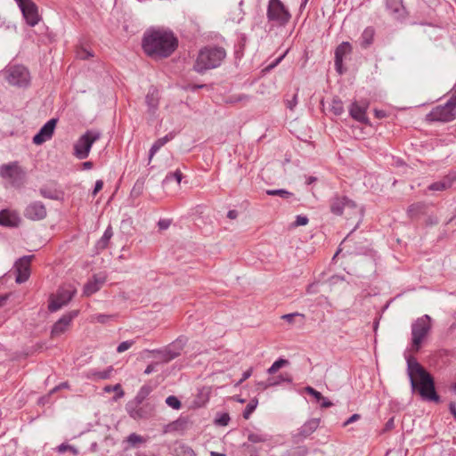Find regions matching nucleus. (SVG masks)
Masks as SVG:
<instances>
[{
  "instance_id": "nucleus-5",
  "label": "nucleus",
  "mask_w": 456,
  "mask_h": 456,
  "mask_svg": "<svg viewBox=\"0 0 456 456\" xmlns=\"http://www.w3.org/2000/svg\"><path fill=\"white\" fill-rule=\"evenodd\" d=\"M266 17L273 26L285 27L291 19L289 9L281 0H269Z\"/></svg>"
},
{
  "instance_id": "nucleus-52",
  "label": "nucleus",
  "mask_w": 456,
  "mask_h": 456,
  "mask_svg": "<svg viewBox=\"0 0 456 456\" xmlns=\"http://www.w3.org/2000/svg\"><path fill=\"white\" fill-rule=\"evenodd\" d=\"M113 315L98 314L94 315V320L99 323H106L113 319Z\"/></svg>"
},
{
  "instance_id": "nucleus-12",
  "label": "nucleus",
  "mask_w": 456,
  "mask_h": 456,
  "mask_svg": "<svg viewBox=\"0 0 456 456\" xmlns=\"http://www.w3.org/2000/svg\"><path fill=\"white\" fill-rule=\"evenodd\" d=\"M34 256H23L16 260L14 271L16 273L15 281L19 284L28 281L30 275V263Z\"/></svg>"
},
{
  "instance_id": "nucleus-38",
  "label": "nucleus",
  "mask_w": 456,
  "mask_h": 456,
  "mask_svg": "<svg viewBox=\"0 0 456 456\" xmlns=\"http://www.w3.org/2000/svg\"><path fill=\"white\" fill-rule=\"evenodd\" d=\"M175 456H196V453L192 450L191 447L185 445V444H180L175 448Z\"/></svg>"
},
{
  "instance_id": "nucleus-57",
  "label": "nucleus",
  "mask_w": 456,
  "mask_h": 456,
  "mask_svg": "<svg viewBox=\"0 0 456 456\" xmlns=\"http://www.w3.org/2000/svg\"><path fill=\"white\" fill-rule=\"evenodd\" d=\"M361 419V415L360 414H357V413H354L346 421L344 422L343 426L344 427H346L348 426L349 424L358 420Z\"/></svg>"
},
{
  "instance_id": "nucleus-14",
  "label": "nucleus",
  "mask_w": 456,
  "mask_h": 456,
  "mask_svg": "<svg viewBox=\"0 0 456 456\" xmlns=\"http://www.w3.org/2000/svg\"><path fill=\"white\" fill-rule=\"evenodd\" d=\"M352 51L353 47L349 42H342L337 46L335 50L334 65L338 74L342 75L345 72L343 61L352 53Z\"/></svg>"
},
{
  "instance_id": "nucleus-49",
  "label": "nucleus",
  "mask_w": 456,
  "mask_h": 456,
  "mask_svg": "<svg viewBox=\"0 0 456 456\" xmlns=\"http://www.w3.org/2000/svg\"><path fill=\"white\" fill-rule=\"evenodd\" d=\"M297 317H300L302 321L305 319V315L302 314H299V313H292V314H284V315H282L281 318L283 320H285L286 322H288L289 323H293L295 321V318H297Z\"/></svg>"
},
{
  "instance_id": "nucleus-56",
  "label": "nucleus",
  "mask_w": 456,
  "mask_h": 456,
  "mask_svg": "<svg viewBox=\"0 0 456 456\" xmlns=\"http://www.w3.org/2000/svg\"><path fill=\"white\" fill-rule=\"evenodd\" d=\"M103 187L102 180H97L94 184V188L92 191V195L95 196Z\"/></svg>"
},
{
  "instance_id": "nucleus-53",
  "label": "nucleus",
  "mask_w": 456,
  "mask_h": 456,
  "mask_svg": "<svg viewBox=\"0 0 456 456\" xmlns=\"http://www.w3.org/2000/svg\"><path fill=\"white\" fill-rule=\"evenodd\" d=\"M308 222H309V219L307 216L298 215L296 216L294 225L295 226H303V225H306L308 224Z\"/></svg>"
},
{
  "instance_id": "nucleus-41",
  "label": "nucleus",
  "mask_w": 456,
  "mask_h": 456,
  "mask_svg": "<svg viewBox=\"0 0 456 456\" xmlns=\"http://www.w3.org/2000/svg\"><path fill=\"white\" fill-rule=\"evenodd\" d=\"M258 404V401L256 398H254L252 399L248 403V405L246 406V408L244 409L243 411V413H242V416L244 419H249V417L251 416V414L254 412V411L256 410V406Z\"/></svg>"
},
{
  "instance_id": "nucleus-60",
  "label": "nucleus",
  "mask_w": 456,
  "mask_h": 456,
  "mask_svg": "<svg viewBox=\"0 0 456 456\" xmlns=\"http://www.w3.org/2000/svg\"><path fill=\"white\" fill-rule=\"evenodd\" d=\"M243 447H245L248 450V452L249 453V456H259L257 454V452H256L255 447H253V446H251V445H249V444H248L246 443L243 444Z\"/></svg>"
},
{
  "instance_id": "nucleus-48",
  "label": "nucleus",
  "mask_w": 456,
  "mask_h": 456,
  "mask_svg": "<svg viewBox=\"0 0 456 456\" xmlns=\"http://www.w3.org/2000/svg\"><path fill=\"white\" fill-rule=\"evenodd\" d=\"M134 344V340L123 341L118 346L117 352L119 354L123 353V352L128 350Z\"/></svg>"
},
{
  "instance_id": "nucleus-35",
  "label": "nucleus",
  "mask_w": 456,
  "mask_h": 456,
  "mask_svg": "<svg viewBox=\"0 0 456 456\" xmlns=\"http://www.w3.org/2000/svg\"><path fill=\"white\" fill-rule=\"evenodd\" d=\"M270 436L264 433L250 432L248 435V441L252 444L265 443L269 440Z\"/></svg>"
},
{
  "instance_id": "nucleus-31",
  "label": "nucleus",
  "mask_w": 456,
  "mask_h": 456,
  "mask_svg": "<svg viewBox=\"0 0 456 456\" xmlns=\"http://www.w3.org/2000/svg\"><path fill=\"white\" fill-rule=\"evenodd\" d=\"M145 180L146 178L144 176H142L135 181L131 190V197L138 198L142 194L144 190Z\"/></svg>"
},
{
  "instance_id": "nucleus-62",
  "label": "nucleus",
  "mask_w": 456,
  "mask_h": 456,
  "mask_svg": "<svg viewBox=\"0 0 456 456\" xmlns=\"http://www.w3.org/2000/svg\"><path fill=\"white\" fill-rule=\"evenodd\" d=\"M321 407L322 408H329L330 406L333 405V403L327 398H325L323 395H322V399H321Z\"/></svg>"
},
{
  "instance_id": "nucleus-9",
  "label": "nucleus",
  "mask_w": 456,
  "mask_h": 456,
  "mask_svg": "<svg viewBox=\"0 0 456 456\" xmlns=\"http://www.w3.org/2000/svg\"><path fill=\"white\" fill-rule=\"evenodd\" d=\"M75 294L76 289L70 285L60 287L56 294L50 296L48 310L51 313L60 310L61 307L68 305L69 301H71Z\"/></svg>"
},
{
  "instance_id": "nucleus-37",
  "label": "nucleus",
  "mask_w": 456,
  "mask_h": 456,
  "mask_svg": "<svg viewBox=\"0 0 456 456\" xmlns=\"http://www.w3.org/2000/svg\"><path fill=\"white\" fill-rule=\"evenodd\" d=\"M330 111L336 116H340L344 112L343 102L338 97L332 99Z\"/></svg>"
},
{
  "instance_id": "nucleus-32",
  "label": "nucleus",
  "mask_w": 456,
  "mask_h": 456,
  "mask_svg": "<svg viewBox=\"0 0 456 456\" xmlns=\"http://www.w3.org/2000/svg\"><path fill=\"white\" fill-rule=\"evenodd\" d=\"M112 371H113L112 366H110L106 370H91L90 377L94 379H107L110 377Z\"/></svg>"
},
{
  "instance_id": "nucleus-29",
  "label": "nucleus",
  "mask_w": 456,
  "mask_h": 456,
  "mask_svg": "<svg viewBox=\"0 0 456 456\" xmlns=\"http://www.w3.org/2000/svg\"><path fill=\"white\" fill-rule=\"evenodd\" d=\"M293 382L292 376L288 372H283L276 377L269 378V386L277 387L282 383L291 384Z\"/></svg>"
},
{
  "instance_id": "nucleus-64",
  "label": "nucleus",
  "mask_w": 456,
  "mask_h": 456,
  "mask_svg": "<svg viewBox=\"0 0 456 456\" xmlns=\"http://www.w3.org/2000/svg\"><path fill=\"white\" fill-rule=\"evenodd\" d=\"M268 384H269V378L265 382L261 381V382L257 383L258 389L265 390V389L273 387V386H269Z\"/></svg>"
},
{
  "instance_id": "nucleus-40",
  "label": "nucleus",
  "mask_w": 456,
  "mask_h": 456,
  "mask_svg": "<svg viewBox=\"0 0 456 456\" xmlns=\"http://www.w3.org/2000/svg\"><path fill=\"white\" fill-rule=\"evenodd\" d=\"M145 439L136 433H132L126 437V442L131 447H136L139 444L145 443Z\"/></svg>"
},
{
  "instance_id": "nucleus-27",
  "label": "nucleus",
  "mask_w": 456,
  "mask_h": 456,
  "mask_svg": "<svg viewBox=\"0 0 456 456\" xmlns=\"http://www.w3.org/2000/svg\"><path fill=\"white\" fill-rule=\"evenodd\" d=\"M113 236V231L110 225H109L104 231L102 236L96 241L95 248L97 251H102L108 248L110 239Z\"/></svg>"
},
{
  "instance_id": "nucleus-36",
  "label": "nucleus",
  "mask_w": 456,
  "mask_h": 456,
  "mask_svg": "<svg viewBox=\"0 0 456 456\" xmlns=\"http://www.w3.org/2000/svg\"><path fill=\"white\" fill-rule=\"evenodd\" d=\"M308 449L305 445H299L288 450L284 456H306Z\"/></svg>"
},
{
  "instance_id": "nucleus-23",
  "label": "nucleus",
  "mask_w": 456,
  "mask_h": 456,
  "mask_svg": "<svg viewBox=\"0 0 456 456\" xmlns=\"http://www.w3.org/2000/svg\"><path fill=\"white\" fill-rule=\"evenodd\" d=\"M320 419H311L304 423L298 429V433L295 436L296 438L305 439L312 435L319 427Z\"/></svg>"
},
{
  "instance_id": "nucleus-46",
  "label": "nucleus",
  "mask_w": 456,
  "mask_h": 456,
  "mask_svg": "<svg viewBox=\"0 0 456 456\" xmlns=\"http://www.w3.org/2000/svg\"><path fill=\"white\" fill-rule=\"evenodd\" d=\"M39 193L42 197L46 198V199H50V200L57 199L56 193L48 188H40Z\"/></svg>"
},
{
  "instance_id": "nucleus-44",
  "label": "nucleus",
  "mask_w": 456,
  "mask_h": 456,
  "mask_svg": "<svg viewBox=\"0 0 456 456\" xmlns=\"http://www.w3.org/2000/svg\"><path fill=\"white\" fill-rule=\"evenodd\" d=\"M230 415L227 412L219 414L216 419L215 424L217 426L224 427L227 426L230 421Z\"/></svg>"
},
{
  "instance_id": "nucleus-25",
  "label": "nucleus",
  "mask_w": 456,
  "mask_h": 456,
  "mask_svg": "<svg viewBox=\"0 0 456 456\" xmlns=\"http://www.w3.org/2000/svg\"><path fill=\"white\" fill-rule=\"evenodd\" d=\"M105 282V278L98 275H94L93 279L88 281L84 286V294L91 296L100 290L102 284Z\"/></svg>"
},
{
  "instance_id": "nucleus-63",
  "label": "nucleus",
  "mask_w": 456,
  "mask_h": 456,
  "mask_svg": "<svg viewBox=\"0 0 456 456\" xmlns=\"http://www.w3.org/2000/svg\"><path fill=\"white\" fill-rule=\"evenodd\" d=\"M157 363L149 364L144 370V374L149 375L156 370Z\"/></svg>"
},
{
  "instance_id": "nucleus-34",
  "label": "nucleus",
  "mask_w": 456,
  "mask_h": 456,
  "mask_svg": "<svg viewBox=\"0 0 456 456\" xmlns=\"http://www.w3.org/2000/svg\"><path fill=\"white\" fill-rule=\"evenodd\" d=\"M289 365V361L284 358H279L276 360L270 368L267 369L269 375L275 374L280 369Z\"/></svg>"
},
{
  "instance_id": "nucleus-1",
  "label": "nucleus",
  "mask_w": 456,
  "mask_h": 456,
  "mask_svg": "<svg viewBox=\"0 0 456 456\" xmlns=\"http://www.w3.org/2000/svg\"><path fill=\"white\" fill-rule=\"evenodd\" d=\"M178 38L168 28H148L142 38V49L145 55L154 60L170 57L178 47Z\"/></svg>"
},
{
  "instance_id": "nucleus-21",
  "label": "nucleus",
  "mask_w": 456,
  "mask_h": 456,
  "mask_svg": "<svg viewBox=\"0 0 456 456\" xmlns=\"http://www.w3.org/2000/svg\"><path fill=\"white\" fill-rule=\"evenodd\" d=\"M23 175V171L16 162L4 164L0 167V175L3 178L16 179Z\"/></svg>"
},
{
  "instance_id": "nucleus-2",
  "label": "nucleus",
  "mask_w": 456,
  "mask_h": 456,
  "mask_svg": "<svg viewBox=\"0 0 456 456\" xmlns=\"http://www.w3.org/2000/svg\"><path fill=\"white\" fill-rule=\"evenodd\" d=\"M406 362L411 392L425 402L440 403L434 377L413 356L407 355Z\"/></svg>"
},
{
  "instance_id": "nucleus-16",
  "label": "nucleus",
  "mask_w": 456,
  "mask_h": 456,
  "mask_svg": "<svg viewBox=\"0 0 456 456\" xmlns=\"http://www.w3.org/2000/svg\"><path fill=\"white\" fill-rule=\"evenodd\" d=\"M185 344L186 338L183 337H180L175 342H173L168 348L163 351L153 350L151 351V353L162 354L164 361L169 362L180 355L181 350L183 348Z\"/></svg>"
},
{
  "instance_id": "nucleus-17",
  "label": "nucleus",
  "mask_w": 456,
  "mask_h": 456,
  "mask_svg": "<svg viewBox=\"0 0 456 456\" xmlns=\"http://www.w3.org/2000/svg\"><path fill=\"white\" fill-rule=\"evenodd\" d=\"M57 124L56 118L49 119L34 135L32 142L36 145H40L45 142L50 140L54 133V129Z\"/></svg>"
},
{
  "instance_id": "nucleus-10",
  "label": "nucleus",
  "mask_w": 456,
  "mask_h": 456,
  "mask_svg": "<svg viewBox=\"0 0 456 456\" xmlns=\"http://www.w3.org/2000/svg\"><path fill=\"white\" fill-rule=\"evenodd\" d=\"M25 22L29 27H35L42 20L38 12V7L32 0L22 1L18 4Z\"/></svg>"
},
{
  "instance_id": "nucleus-24",
  "label": "nucleus",
  "mask_w": 456,
  "mask_h": 456,
  "mask_svg": "<svg viewBox=\"0 0 456 456\" xmlns=\"http://www.w3.org/2000/svg\"><path fill=\"white\" fill-rule=\"evenodd\" d=\"M428 205L426 202L419 201L411 204L407 209V215L411 219H418L427 215Z\"/></svg>"
},
{
  "instance_id": "nucleus-11",
  "label": "nucleus",
  "mask_w": 456,
  "mask_h": 456,
  "mask_svg": "<svg viewBox=\"0 0 456 456\" xmlns=\"http://www.w3.org/2000/svg\"><path fill=\"white\" fill-rule=\"evenodd\" d=\"M29 71L24 66L17 65L9 69L7 80L11 85L27 86L29 83Z\"/></svg>"
},
{
  "instance_id": "nucleus-45",
  "label": "nucleus",
  "mask_w": 456,
  "mask_h": 456,
  "mask_svg": "<svg viewBox=\"0 0 456 456\" xmlns=\"http://www.w3.org/2000/svg\"><path fill=\"white\" fill-rule=\"evenodd\" d=\"M298 88L297 89V92L291 96L290 99L287 98L285 100V104L288 109L290 110H294L296 108L297 102H298V96H297Z\"/></svg>"
},
{
  "instance_id": "nucleus-33",
  "label": "nucleus",
  "mask_w": 456,
  "mask_h": 456,
  "mask_svg": "<svg viewBox=\"0 0 456 456\" xmlns=\"http://www.w3.org/2000/svg\"><path fill=\"white\" fill-rule=\"evenodd\" d=\"M151 391L152 389L150 386H142L134 397L135 403L137 405L142 403V402L149 396Z\"/></svg>"
},
{
  "instance_id": "nucleus-7",
  "label": "nucleus",
  "mask_w": 456,
  "mask_h": 456,
  "mask_svg": "<svg viewBox=\"0 0 456 456\" xmlns=\"http://www.w3.org/2000/svg\"><path fill=\"white\" fill-rule=\"evenodd\" d=\"M100 137L101 133L99 131L87 130L74 144V155L79 159H86L94 142L99 140Z\"/></svg>"
},
{
  "instance_id": "nucleus-54",
  "label": "nucleus",
  "mask_w": 456,
  "mask_h": 456,
  "mask_svg": "<svg viewBox=\"0 0 456 456\" xmlns=\"http://www.w3.org/2000/svg\"><path fill=\"white\" fill-rule=\"evenodd\" d=\"M252 372H253V368H249L247 370H245L242 373L241 379L238 381L237 385L242 384L246 379H248L252 375Z\"/></svg>"
},
{
  "instance_id": "nucleus-61",
  "label": "nucleus",
  "mask_w": 456,
  "mask_h": 456,
  "mask_svg": "<svg viewBox=\"0 0 456 456\" xmlns=\"http://www.w3.org/2000/svg\"><path fill=\"white\" fill-rule=\"evenodd\" d=\"M69 387V384L68 382H62L61 383L60 385L54 387L51 391H50V394H54L55 392H57L58 390L61 389V388H68Z\"/></svg>"
},
{
  "instance_id": "nucleus-6",
  "label": "nucleus",
  "mask_w": 456,
  "mask_h": 456,
  "mask_svg": "<svg viewBox=\"0 0 456 456\" xmlns=\"http://www.w3.org/2000/svg\"><path fill=\"white\" fill-rule=\"evenodd\" d=\"M431 330V317L428 314L418 318L411 324V349L418 352Z\"/></svg>"
},
{
  "instance_id": "nucleus-28",
  "label": "nucleus",
  "mask_w": 456,
  "mask_h": 456,
  "mask_svg": "<svg viewBox=\"0 0 456 456\" xmlns=\"http://www.w3.org/2000/svg\"><path fill=\"white\" fill-rule=\"evenodd\" d=\"M374 35V28L367 27L361 35V46L362 48H368L373 43Z\"/></svg>"
},
{
  "instance_id": "nucleus-51",
  "label": "nucleus",
  "mask_w": 456,
  "mask_h": 456,
  "mask_svg": "<svg viewBox=\"0 0 456 456\" xmlns=\"http://www.w3.org/2000/svg\"><path fill=\"white\" fill-rule=\"evenodd\" d=\"M67 451L72 452L74 454L77 452V449L69 444H61L57 447V452L59 453H64Z\"/></svg>"
},
{
  "instance_id": "nucleus-58",
  "label": "nucleus",
  "mask_w": 456,
  "mask_h": 456,
  "mask_svg": "<svg viewBox=\"0 0 456 456\" xmlns=\"http://www.w3.org/2000/svg\"><path fill=\"white\" fill-rule=\"evenodd\" d=\"M395 428L394 417L390 418L385 424L384 432L389 431Z\"/></svg>"
},
{
  "instance_id": "nucleus-26",
  "label": "nucleus",
  "mask_w": 456,
  "mask_h": 456,
  "mask_svg": "<svg viewBox=\"0 0 456 456\" xmlns=\"http://www.w3.org/2000/svg\"><path fill=\"white\" fill-rule=\"evenodd\" d=\"M174 138V134L172 133L159 138L154 142L149 151V161L151 160L153 156L163 147L167 142L171 141Z\"/></svg>"
},
{
  "instance_id": "nucleus-42",
  "label": "nucleus",
  "mask_w": 456,
  "mask_h": 456,
  "mask_svg": "<svg viewBox=\"0 0 456 456\" xmlns=\"http://www.w3.org/2000/svg\"><path fill=\"white\" fill-rule=\"evenodd\" d=\"M182 178H183V174L180 170L177 169L175 172L168 173L166 175L163 183H168L169 181L175 180L177 183H180L182 181Z\"/></svg>"
},
{
  "instance_id": "nucleus-8",
  "label": "nucleus",
  "mask_w": 456,
  "mask_h": 456,
  "mask_svg": "<svg viewBox=\"0 0 456 456\" xmlns=\"http://www.w3.org/2000/svg\"><path fill=\"white\" fill-rule=\"evenodd\" d=\"M456 118V108L452 102H446L443 105H437L426 115V120L428 122L448 123Z\"/></svg>"
},
{
  "instance_id": "nucleus-47",
  "label": "nucleus",
  "mask_w": 456,
  "mask_h": 456,
  "mask_svg": "<svg viewBox=\"0 0 456 456\" xmlns=\"http://www.w3.org/2000/svg\"><path fill=\"white\" fill-rule=\"evenodd\" d=\"M94 56V53L85 48H81L77 52V57L80 60H87Z\"/></svg>"
},
{
  "instance_id": "nucleus-13",
  "label": "nucleus",
  "mask_w": 456,
  "mask_h": 456,
  "mask_svg": "<svg viewBox=\"0 0 456 456\" xmlns=\"http://www.w3.org/2000/svg\"><path fill=\"white\" fill-rule=\"evenodd\" d=\"M23 216L31 221H40L46 217L47 210L45 204L39 200L30 202L24 209Z\"/></svg>"
},
{
  "instance_id": "nucleus-39",
  "label": "nucleus",
  "mask_w": 456,
  "mask_h": 456,
  "mask_svg": "<svg viewBox=\"0 0 456 456\" xmlns=\"http://www.w3.org/2000/svg\"><path fill=\"white\" fill-rule=\"evenodd\" d=\"M265 192L269 196H278L285 200H288L293 196L292 192L285 189L266 190Z\"/></svg>"
},
{
  "instance_id": "nucleus-55",
  "label": "nucleus",
  "mask_w": 456,
  "mask_h": 456,
  "mask_svg": "<svg viewBox=\"0 0 456 456\" xmlns=\"http://www.w3.org/2000/svg\"><path fill=\"white\" fill-rule=\"evenodd\" d=\"M171 224V221L169 219H160L158 222V226L160 230H167Z\"/></svg>"
},
{
  "instance_id": "nucleus-15",
  "label": "nucleus",
  "mask_w": 456,
  "mask_h": 456,
  "mask_svg": "<svg viewBox=\"0 0 456 456\" xmlns=\"http://www.w3.org/2000/svg\"><path fill=\"white\" fill-rule=\"evenodd\" d=\"M78 310H72L63 314L53 325L51 330L52 337L55 338L63 334L70 325L73 319L78 315Z\"/></svg>"
},
{
  "instance_id": "nucleus-20",
  "label": "nucleus",
  "mask_w": 456,
  "mask_h": 456,
  "mask_svg": "<svg viewBox=\"0 0 456 456\" xmlns=\"http://www.w3.org/2000/svg\"><path fill=\"white\" fill-rule=\"evenodd\" d=\"M20 223V218L17 212L9 209H3L0 211V225L14 228L18 227Z\"/></svg>"
},
{
  "instance_id": "nucleus-50",
  "label": "nucleus",
  "mask_w": 456,
  "mask_h": 456,
  "mask_svg": "<svg viewBox=\"0 0 456 456\" xmlns=\"http://www.w3.org/2000/svg\"><path fill=\"white\" fill-rule=\"evenodd\" d=\"M305 392L312 395L313 397H314L316 399L317 402H320L321 399H322V393H320L319 391H317L316 389H314V387H305Z\"/></svg>"
},
{
  "instance_id": "nucleus-18",
  "label": "nucleus",
  "mask_w": 456,
  "mask_h": 456,
  "mask_svg": "<svg viewBox=\"0 0 456 456\" xmlns=\"http://www.w3.org/2000/svg\"><path fill=\"white\" fill-rule=\"evenodd\" d=\"M367 109H368L367 102H359L354 101L350 105L349 115L353 119H354L362 124L368 125V124H370V121L366 115Z\"/></svg>"
},
{
  "instance_id": "nucleus-22",
  "label": "nucleus",
  "mask_w": 456,
  "mask_h": 456,
  "mask_svg": "<svg viewBox=\"0 0 456 456\" xmlns=\"http://www.w3.org/2000/svg\"><path fill=\"white\" fill-rule=\"evenodd\" d=\"M145 102L148 107V112L151 115H154L159 108V90L151 86L146 96H145Z\"/></svg>"
},
{
  "instance_id": "nucleus-59",
  "label": "nucleus",
  "mask_w": 456,
  "mask_h": 456,
  "mask_svg": "<svg viewBox=\"0 0 456 456\" xmlns=\"http://www.w3.org/2000/svg\"><path fill=\"white\" fill-rule=\"evenodd\" d=\"M447 102H452V105L456 108V86L452 89L451 96Z\"/></svg>"
},
{
  "instance_id": "nucleus-43",
  "label": "nucleus",
  "mask_w": 456,
  "mask_h": 456,
  "mask_svg": "<svg viewBox=\"0 0 456 456\" xmlns=\"http://www.w3.org/2000/svg\"><path fill=\"white\" fill-rule=\"evenodd\" d=\"M166 403L175 410H179L182 407L180 400L175 395H169L166 399Z\"/></svg>"
},
{
  "instance_id": "nucleus-19",
  "label": "nucleus",
  "mask_w": 456,
  "mask_h": 456,
  "mask_svg": "<svg viewBox=\"0 0 456 456\" xmlns=\"http://www.w3.org/2000/svg\"><path fill=\"white\" fill-rule=\"evenodd\" d=\"M386 11L395 20L403 19L407 14L403 0H386Z\"/></svg>"
},
{
  "instance_id": "nucleus-3",
  "label": "nucleus",
  "mask_w": 456,
  "mask_h": 456,
  "mask_svg": "<svg viewBox=\"0 0 456 456\" xmlns=\"http://www.w3.org/2000/svg\"><path fill=\"white\" fill-rule=\"evenodd\" d=\"M226 51L221 46H206L202 48L197 57L194 64V70L203 73L208 69L219 67L224 58Z\"/></svg>"
},
{
  "instance_id": "nucleus-4",
  "label": "nucleus",
  "mask_w": 456,
  "mask_h": 456,
  "mask_svg": "<svg viewBox=\"0 0 456 456\" xmlns=\"http://www.w3.org/2000/svg\"><path fill=\"white\" fill-rule=\"evenodd\" d=\"M330 209L333 215L341 216L345 208L352 210L358 216V222L351 232L355 231L363 217V208L345 195L335 194L330 199Z\"/></svg>"
},
{
  "instance_id": "nucleus-30",
  "label": "nucleus",
  "mask_w": 456,
  "mask_h": 456,
  "mask_svg": "<svg viewBox=\"0 0 456 456\" xmlns=\"http://www.w3.org/2000/svg\"><path fill=\"white\" fill-rule=\"evenodd\" d=\"M452 184V180L445 177L440 181L435 182L428 186L430 191H442L450 188Z\"/></svg>"
}]
</instances>
